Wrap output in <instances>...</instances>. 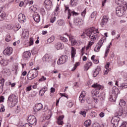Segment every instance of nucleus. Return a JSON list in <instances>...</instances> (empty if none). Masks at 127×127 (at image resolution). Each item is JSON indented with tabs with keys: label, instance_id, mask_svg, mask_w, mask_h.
<instances>
[{
	"label": "nucleus",
	"instance_id": "obj_1",
	"mask_svg": "<svg viewBox=\"0 0 127 127\" xmlns=\"http://www.w3.org/2000/svg\"><path fill=\"white\" fill-rule=\"evenodd\" d=\"M99 30L95 29L94 28H91L86 30L81 34V37L82 38H85L86 36L88 37L90 41L95 42L97 41L99 39Z\"/></svg>",
	"mask_w": 127,
	"mask_h": 127
},
{
	"label": "nucleus",
	"instance_id": "obj_2",
	"mask_svg": "<svg viewBox=\"0 0 127 127\" xmlns=\"http://www.w3.org/2000/svg\"><path fill=\"white\" fill-rule=\"evenodd\" d=\"M91 87L95 89V90L92 91L93 100H94L95 103H98V97H99V94H100V90H102L104 86L99 84V83H94L91 85Z\"/></svg>",
	"mask_w": 127,
	"mask_h": 127
},
{
	"label": "nucleus",
	"instance_id": "obj_3",
	"mask_svg": "<svg viewBox=\"0 0 127 127\" xmlns=\"http://www.w3.org/2000/svg\"><path fill=\"white\" fill-rule=\"evenodd\" d=\"M124 5H120L116 7V14L118 16H123L127 9V2L124 3Z\"/></svg>",
	"mask_w": 127,
	"mask_h": 127
},
{
	"label": "nucleus",
	"instance_id": "obj_4",
	"mask_svg": "<svg viewBox=\"0 0 127 127\" xmlns=\"http://www.w3.org/2000/svg\"><path fill=\"white\" fill-rule=\"evenodd\" d=\"M7 104L8 107L13 108L17 104V98L16 96L14 95H10L8 98Z\"/></svg>",
	"mask_w": 127,
	"mask_h": 127
},
{
	"label": "nucleus",
	"instance_id": "obj_5",
	"mask_svg": "<svg viewBox=\"0 0 127 127\" xmlns=\"http://www.w3.org/2000/svg\"><path fill=\"white\" fill-rule=\"evenodd\" d=\"M39 68L37 67L30 70L27 74L28 79L29 80H33L35 78H36L38 76V71Z\"/></svg>",
	"mask_w": 127,
	"mask_h": 127
},
{
	"label": "nucleus",
	"instance_id": "obj_6",
	"mask_svg": "<svg viewBox=\"0 0 127 127\" xmlns=\"http://www.w3.org/2000/svg\"><path fill=\"white\" fill-rule=\"evenodd\" d=\"M120 93V89H119L117 87L114 86L112 88V94L110 95V101H113V102H115L117 98H118V95H119Z\"/></svg>",
	"mask_w": 127,
	"mask_h": 127
},
{
	"label": "nucleus",
	"instance_id": "obj_7",
	"mask_svg": "<svg viewBox=\"0 0 127 127\" xmlns=\"http://www.w3.org/2000/svg\"><path fill=\"white\" fill-rule=\"evenodd\" d=\"M105 42H106V38H102L100 39L94 48L95 52H99V51H100V49H101V47L104 45V43H105Z\"/></svg>",
	"mask_w": 127,
	"mask_h": 127
},
{
	"label": "nucleus",
	"instance_id": "obj_8",
	"mask_svg": "<svg viewBox=\"0 0 127 127\" xmlns=\"http://www.w3.org/2000/svg\"><path fill=\"white\" fill-rule=\"evenodd\" d=\"M65 35L69 37V40L72 46L78 45V39H76L75 37L72 36V35H69L68 34H65Z\"/></svg>",
	"mask_w": 127,
	"mask_h": 127
},
{
	"label": "nucleus",
	"instance_id": "obj_9",
	"mask_svg": "<svg viewBox=\"0 0 127 127\" xmlns=\"http://www.w3.org/2000/svg\"><path fill=\"white\" fill-rule=\"evenodd\" d=\"M127 107L126 108V109L124 111V109H120L118 110H117L115 113V117H122L123 114L124 115H127Z\"/></svg>",
	"mask_w": 127,
	"mask_h": 127
},
{
	"label": "nucleus",
	"instance_id": "obj_10",
	"mask_svg": "<svg viewBox=\"0 0 127 127\" xmlns=\"http://www.w3.org/2000/svg\"><path fill=\"white\" fill-rule=\"evenodd\" d=\"M68 60V57L66 55L62 56L58 60L57 63L58 65H61L62 64H65Z\"/></svg>",
	"mask_w": 127,
	"mask_h": 127
},
{
	"label": "nucleus",
	"instance_id": "obj_11",
	"mask_svg": "<svg viewBox=\"0 0 127 127\" xmlns=\"http://www.w3.org/2000/svg\"><path fill=\"white\" fill-rule=\"evenodd\" d=\"M27 121L29 124L31 126H35V125H36V118H35V116L33 115L29 116L28 117Z\"/></svg>",
	"mask_w": 127,
	"mask_h": 127
},
{
	"label": "nucleus",
	"instance_id": "obj_12",
	"mask_svg": "<svg viewBox=\"0 0 127 127\" xmlns=\"http://www.w3.org/2000/svg\"><path fill=\"white\" fill-rule=\"evenodd\" d=\"M13 51V49L11 47H7L4 50L3 53L5 56H10L12 54Z\"/></svg>",
	"mask_w": 127,
	"mask_h": 127
},
{
	"label": "nucleus",
	"instance_id": "obj_13",
	"mask_svg": "<svg viewBox=\"0 0 127 127\" xmlns=\"http://www.w3.org/2000/svg\"><path fill=\"white\" fill-rule=\"evenodd\" d=\"M119 117L115 116L111 120V124H113V127H117L119 126V122L120 121Z\"/></svg>",
	"mask_w": 127,
	"mask_h": 127
},
{
	"label": "nucleus",
	"instance_id": "obj_14",
	"mask_svg": "<svg viewBox=\"0 0 127 127\" xmlns=\"http://www.w3.org/2000/svg\"><path fill=\"white\" fill-rule=\"evenodd\" d=\"M79 100L81 104H84V103H85V101H86V91H82L79 96Z\"/></svg>",
	"mask_w": 127,
	"mask_h": 127
},
{
	"label": "nucleus",
	"instance_id": "obj_15",
	"mask_svg": "<svg viewBox=\"0 0 127 127\" xmlns=\"http://www.w3.org/2000/svg\"><path fill=\"white\" fill-rule=\"evenodd\" d=\"M44 4H45V8L47 10H50V9H51V7L53 6L52 5V1L50 0H46L44 1Z\"/></svg>",
	"mask_w": 127,
	"mask_h": 127
},
{
	"label": "nucleus",
	"instance_id": "obj_16",
	"mask_svg": "<svg viewBox=\"0 0 127 127\" xmlns=\"http://www.w3.org/2000/svg\"><path fill=\"white\" fill-rule=\"evenodd\" d=\"M18 19L20 23H24L26 21V16L25 15L20 13L18 16Z\"/></svg>",
	"mask_w": 127,
	"mask_h": 127
},
{
	"label": "nucleus",
	"instance_id": "obj_17",
	"mask_svg": "<svg viewBox=\"0 0 127 127\" xmlns=\"http://www.w3.org/2000/svg\"><path fill=\"white\" fill-rule=\"evenodd\" d=\"M43 62L45 63H50L52 61V58L48 54H46L43 58Z\"/></svg>",
	"mask_w": 127,
	"mask_h": 127
},
{
	"label": "nucleus",
	"instance_id": "obj_18",
	"mask_svg": "<svg viewBox=\"0 0 127 127\" xmlns=\"http://www.w3.org/2000/svg\"><path fill=\"white\" fill-rule=\"evenodd\" d=\"M74 22L75 25H82L84 23V19H81L79 17L75 18Z\"/></svg>",
	"mask_w": 127,
	"mask_h": 127
},
{
	"label": "nucleus",
	"instance_id": "obj_19",
	"mask_svg": "<svg viewBox=\"0 0 127 127\" xmlns=\"http://www.w3.org/2000/svg\"><path fill=\"white\" fill-rule=\"evenodd\" d=\"M9 61L7 60H4V59L2 58V57L0 56V64L2 66H7L8 65V63Z\"/></svg>",
	"mask_w": 127,
	"mask_h": 127
},
{
	"label": "nucleus",
	"instance_id": "obj_20",
	"mask_svg": "<svg viewBox=\"0 0 127 127\" xmlns=\"http://www.w3.org/2000/svg\"><path fill=\"white\" fill-rule=\"evenodd\" d=\"M109 20V18L107 16H104L103 17V18L102 19L101 22V25L102 27H104L107 23H108V21Z\"/></svg>",
	"mask_w": 127,
	"mask_h": 127
},
{
	"label": "nucleus",
	"instance_id": "obj_21",
	"mask_svg": "<svg viewBox=\"0 0 127 127\" xmlns=\"http://www.w3.org/2000/svg\"><path fill=\"white\" fill-rule=\"evenodd\" d=\"M115 85H117L120 90H125V89H127V83H121L119 85V84H118V82H116Z\"/></svg>",
	"mask_w": 127,
	"mask_h": 127
},
{
	"label": "nucleus",
	"instance_id": "obj_22",
	"mask_svg": "<svg viewBox=\"0 0 127 127\" xmlns=\"http://www.w3.org/2000/svg\"><path fill=\"white\" fill-rule=\"evenodd\" d=\"M42 108H43V105L41 103H38L36 105L34 111L35 112H38L42 110Z\"/></svg>",
	"mask_w": 127,
	"mask_h": 127
},
{
	"label": "nucleus",
	"instance_id": "obj_23",
	"mask_svg": "<svg viewBox=\"0 0 127 127\" xmlns=\"http://www.w3.org/2000/svg\"><path fill=\"white\" fill-rule=\"evenodd\" d=\"M93 63L91 62H87L84 65L85 71H88L90 69V67H92Z\"/></svg>",
	"mask_w": 127,
	"mask_h": 127
},
{
	"label": "nucleus",
	"instance_id": "obj_24",
	"mask_svg": "<svg viewBox=\"0 0 127 127\" xmlns=\"http://www.w3.org/2000/svg\"><path fill=\"white\" fill-rule=\"evenodd\" d=\"M30 57V53L29 52H25L23 54V58L24 60H28Z\"/></svg>",
	"mask_w": 127,
	"mask_h": 127
},
{
	"label": "nucleus",
	"instance_id": "obj_25",
	"mask_svg": "<svg viewBox=\"0 0 127 127\" xmlns=\"http://www.w3.org/2000/svg\"><path fill=\"white\" fill-rule=\"evenodd\" d=\"M33 17L34 18V21L36 22H39L40 21V15H39L38 13H35L33 15Z\"/></svg>",
	"mask_w": 127,
	"mask_h": 127
},
{
	"label": "nucleus",
	"instance_id": "obj_26",
	"mask_svg": "<svg viewBox=\"0 0 127 127\" xmlns=\"http://www.w3.org/2000/svg\"><path fill=\"white\" fill-rule=\"evenodd\" d=\"M72 14L73 15H78V13L75 11H72L70 9L68 10V16L67 18L68 19H70V17L72 15Z\"/></svg>",
	"mask_w": 127,
	"mask_h": 127
},
{
	"label": "nucleus",
	"instance_id": "obj_27",
	"mask_svg": "<svg viewBox=\"0 0 127 127\" xmlns=\"http://www.w3.org/2000/svg\"><path fill=\"white\" fill-rule=\"evenodd\" d=\"M55 47L57 50H62L64 48V44L61 43H58L56 44Z\"/></svg>",
	"mask_w": 127,
	"mask_h": 127
},
{
	"label": "nucleus",
	"instance_id": "obj_28",
	"mask_svg": "<svg viewBox=\"0 0 127 127\" xmlns=\"http://www.w3.org/2000/svg\"><path fill=\"white\" fill-rule=\"evenodd\" d=\"M70 50L71 53V59L74 61V58H75V55H76V49L71 47Z\"/></svg>",
	"mask_w": 127,
	"mask_h": 127
},
{
	"label": "nucleus",
	"instance_id": "obj_29",
	"mask_svg": "<svg viewBox=\"0 0 127 127\" xmlns=\"http://www.w3.org/2000/svg\"><path fill=\"white\" fill-rule=\"evenodd\" d=\"M22 36L24 39H28L29 36V32L27 30H25L22 33Z\"/></svg>",
	"mask_w": 127,
	"mask_h": 127
},
{
	"label": "nucleus",
	"instance_id": "obj_30",
	"mask_svg": "<svg viewBox=\"0 0 127 127\" xmlns=\"http://www.w3.org/2000/svg\"><path fill=\"white\" fill-rule=\"evenodd\" d=\"M100 71H101V67L100 66H97V68L95 69V70L93 72V76L97 77V76L99 75V73H100Z\"/></svg>",
	"mask_w": 127,
	"mask_h": 127
},
{
	"label": "nucleus",
	"instance_id": "obj_31",
	"mask_svg": "<svg viewBox=\"0 0 127 127\" xmlns=\"http://www.w3.org/2000/svg\"><path fill=\"white\" fill-rule=\"evenodd\" d=\"M110 48H111V46L108 45L105 51L104 58H107V57H108V55H109V53L110 52Z\"/></svg>",
	"mask_w": 127,
	"mask_h": 127
},
{
	"label": "nucleus",
	"instance_id": "obj_32",
	"mask_svg": "<svg viewBox=\"0 0 127 127\" xmlns=\"http://www.w3.org/2000/svg\"><path fill=\"white\" fill-rule=\"evenodd\" d=\"M63 119H64V116H60L58 118V125H61V126H62V125H63Z\"/></svg>",
	"mask_w": 127,
	"mask_h": 127
},
{
	"label": "nucleus",
	"instance_id": "obj_33",
	"mask_svg": "<svg viewBox=\"0 0 127 127\" xmlns=\"http://www.w3.org/2000/svg\"><path fill=\"white\" fill-rule=\"evenodd\" d=\"M115 2L117 4L119 5V6H121V5H125L124 3L126 2H124V0H116Z\"/></svg>",
	"mask_w": 127,
	"mask_h": 127
},
{
	"label": "nucleus",
	"instance_id": "obj_34",
	"mask_svg": "<svg viewBox=\"0 0 127 127\" xmlns=\"http://www.w3.org/2000/svg\"><path fill=\"white\" fill-rule=\"evenodd\" d=\"M119 105L121 106V107H122V108H126V101H125L123 99L121 100L119 103Z\"/></svg>",
	"mask_w": 127,
	"mask_h": 127
},
{
	"label": "nucleus",
	"instance_id": "obj_35",
	"mask_svg": "<svg viewBox=\"0 0 127 127\" xmlns=\"http://www.w3.org/2000/svg\"><path fill=\"white\" fill-rule=\"evenodd\" d=\"M28 44L27 46H32L33 45V43H34V41L33 40V38H30L29 42H27Z\"/></svg>",
	"mask_w": 127,
	"mask_h": 127
},
{
	"label": "nucleus",
	"instance_id": "obj_36",
	"mask_svg": "<svg viewBox=\"0 0 127 127\" xmlns=\"http://www.w3.org/2000/svg\"><path fill=\"white\" fill-rule=\"evenodd\" d=\"M78 4V2L77 0H71L70 1V5L71 6H76Z\"/></svg>",
	"mask_w": 127,
	"mask_h": 127
},
{
	"label": "nucleus",
	"instance_id": "obj_37",
	"mask_svg": "<svg viewBox=\"0 0 127 127\" xmlns=\"http://www.w3.org/2000/svg\"><path fill=\"white\" fill-rule=\"evenodd\" d=\"M54 39H55V38L54 37V36H52L47 40V42L48 44L52 43V42L54 41Z\"/></svg>",
	"mask_w": 127,
	"mask_h": 127
},
{
	"label": "nucleus",
	"instance_id": "obj_38",
	"mask_svg": "<svg viewBox=\"0 0 127 127\" xmlns=\"http://www.w3.org/2000/svg\"><path fill=\"white\" fill-rule=\"evenodd\" d=\"M91 125V120H88L86 121L84 123V126H85L86 127H90Z\"/></svg>",
	"mask_w": 127,
	"mask_h": 127
},
{
	"label": "nucleus",
	"instance_id": "obj_39",
	"mask_svg": "<svg viewBox=\"0 0 127 127\" xmlns=\"http://www.w3.org/2000/svg\"><path fill=\"white\" fill-rule=\"evenodd\" d=\"M6 16V14L5 13H1V14L0 15V21L3 20Z\"/></svg>",
	"mask_w": 127,
	"mask_h": 127
},
{
	"label": "nucleus",
	"instance_id": "obj_40",
	"mask_svg": "<svg viewBox=\"0 0 127 127\" xmlns=\"http://www.w3.org/2000/svg\"><path fill=\"white\" fill-rule=\"evenodd\" d=\"M60 8H59V6L58 5H57L56 6V9L54 11V13L55 14V15H57V14H58V12H59V10H60Z\"/></svg>",
	"mask_w": 127,
	"mask_h": 127
},
{
	"label": "nucleus",
	"instance_id": "obj_41",
	"mask_svg": "<svg viewBox=\"0 0 127 127\" xmlns=\"http://www.w3.org/2000/svg\"><path fill=\"white\" fill-rule=\"evenodd\" d=\"M80 65V62H76L74 66V67L71 69V71H75L77 68V66Z\"/></svg>",
	"mask_w": 127,
	"mask_h": 127
},
{
	"label": "nucleus",
	"instance_id": "obj_42",
	"mask_svg": "<svg viewBox=\"0 0 127 127\" xmlns=\"http://www.w3.org/2000/svg\"><path fill=\"white\" fill-rule=\"evenodd\" d=\"M3 90V82H1V80H0V94L2 92Z\"/></svg>",
	"mask_w": 127,
	"mask_h": 127
},
{
	"label": "nucleus",
	"instance_id": "obj_43",
	"mask_svg": "<svg viewBox=\"0 0 127 127\" xmlns=\"http://www.w3.org/2000/svg\"><path fill=\"white\" fill-rule=\"evenodd\" d=\"M10 40H11V37H10V35H9V34H7L6 36L5 41H6L7 42H9Z\"/></svg>",
	"mask_w": 127,
	"mask_h": 127
},
{
	"label": "nucleus",
	"instance_id": "obj_44",
	"mask_svg": "<svg viewBox=\"0 0 127 127\" xmlns=\"http://www.w3.org/2000/svg\"><path fill=\"white\" fill-rule=\"evenodd\" d=\"M66 105L67 107H68V108H72V107H73V106L74 105V104L71 101H68L66 103Z\"/></svg>",
	"mask_w": 127,
	"mask_h": 127
},
{
	"label": "nucleus",
	"instance_id": "obj_45",
	"mask_svg": "<svg viewBox=\"0 0 127 127\" xmlns=\"http://www.w3.org/2000/svg\"><path fill=\"white\" fill-rule=\"evenodd\" d=\"M58 23L59 24V25H64V24H65V22H64V20H59L58 21Z\"/></svg>",
	"mask_w": 127,
	"mask_h": 127
},
{
	"label": "nucleus",
	"instance_id": "obj_46",
	"mask_svg": "<svg viewBox=\"0 0 127 127\" xmlns=\"http://www.w3.org/2000/svg\"><path fill=\"white\" fill-rule=\"evenodd\" d=\"M52 116V112H51L50 111H49L48 116H47L46 117V120H50Z\"/></svg>",
	"mask_w": 127,
	"mask_h": 127
},
{
	"label": "nucleus",
	"instance_id": "obj_47",
	"mask_svg": "<svg viewBox=\"0 0 127 127\" xmlns=\"http://www.w3.org/2000/svg\"><path fill=\"white\" fill-rule=\"evenodd\" d=\"M44 81H46V77L43 75L39 79V82H44Z\"/></svg>",
	"mask_w": 127,
	"mask_h": 127
},
{
	"label": "nucleus",
	"instance_id": "obj_48",
	"mask_svg": "<svg viewBox=\"0 0 127 127\" xmlns=\"http://www.w3.org/2000/svg\"><path fill=\"white\" fill-rule=\"evenodd\" d=\"M45 92H46V90L41 89L39 91V94L40 96H43Z\"/></svg>",
	"mask_w": 127,
	"mask_h": 127
},
{
	"label": "nucleus",
	"instance_id": "obj_49",
	"mask_svg": "<svg viewBox=\"0 0 127 127\" xmlns=\"http://www.w3.org/2000/svg\"><path fill=\"white\" fill-rule=\"evenodd\" d=\"M20 27H21L20 25H19V24H16L14 27V30H16V31L19 30Z\"/></svg>",
	"mask_w": 127,
	"mask_h": 127
},
{
	"label": "nucleus",
	"instance_id": "obj_50",
	"mask_svg": "<svg viewBox=\"0 0 127 127\" xmlns=\"http://www.w3.org/2000/svg\"><path fill=\"white\" fill-rule=\"evenodd\" d=\"M26 92H30V91H31L32 90V86L29 85L28 86L26 89H25Z\"/></svg>",
	"mask_w": 127,
	"mask_h": 127
},
{
	"label": "nucleus",
	"instance_id": "obj_51",
	"mask_svg": "<svg viewBox=\"0 0 127 127\" xmlns=\"http://www.w3.org/2000/svg\"><path fill=\"white\" fill-rule=\"evenodd\" d=\"M6 27L7 29L10 30V29H12L13 28V25H11L10 24H9L7 25V26Z\"/></svg>",
	"mask_w": 127,
	"mask_h": 127
},
{
	"label": "nucleus",
	"instance_id": "obj_52",
	"mask_svg": "<svg viewBox=\"0 0 127 127\" xmlns=\"http://www.w3.org/2000/svg\"><path fill=\"white\" fill-rule=\"evenodd\" d=\"M96 116L97 113L95 112H92L90 114V117H92V118H96Z\"/></svg>",
	"mask_w": 127,
	"mask_h": 127
},
{
	"label": "nucleus",
	"instance_id": "obj_53",
	"mask_svg": "<svg viewBox=\"0 0 127 127\" xmlns=\"http://www.w3.org/2000/svg\"><path fill=\"white\" fill-rule=\"evenodd\" d=\"M61 39L64 42H68V39L66 38H65L64 37H61Z\"/></svg>",
	"mask_w": 127,
	"mask_h": 127
},
{
	"label": "nucleus",
	"instance_id": "obj_54",
	"mask_svg": "<svg viewBox=\"0 0 127 127\" xmlns=\"http://www.w3.org/2000/svg\"><path fill=\"white\" fill-rule=\"evenodd\" d=\"M37 8L36 7H34V6H31L30 7V10H32L34 12H35V10H36Z\"/></svg>",
	"mask_w": 127,
	"mask_h": 127
},
{
	"label": "nucleus",
	"instance_id": "obj_55",
	"mask_svg": "<svg viewBox=\"0 0 127 127\" xmlns=\"http://www.w3.org/2000/svg\"><path fill=\"white\" fill-rule=\"evenodd\" d=\"M80 115H81L85 118L86 117V111H80L79 112Z\"/></svg>",
	"mask_w": 127,
	"mask_h": 127
},
{
	"label": "nucleus",
	"instance_id": "obj_56",
	"mask_svg": "<svg viewBox=\"0 0 127 127\" xmlns=\"http://www.w3.org/2000/svg\"><path fill=\"white\" fill-rule=\"evenodd\" d=\"M22 127H32V126H31V125H30V124H29L28 123H26V124H24V125H23L22 126Z\"/></svg>",
	"mask_w": 127,
	"mask_h": 127
},
{
	"label": "nucleus",
	"instance_id": "obj_57",
	"mask_svg": "<svg viewBox=\"0 0 127 127\" xmlns=\"http://www.w3.org/2000/svg\"><path fill=\"white\" fill-rule=\"evenodd\" d=\"M120 127H127V123L126 122H122Z\"/></svg>",
	"mask_w": 127,
	"mask_h": 127
},
{
	"label": "nucleus",
	"instance_id": "obj_58",
	"mask_svg": "<svg viewBox=\"0 0 127 127\" xmlns=\"http://www.w3.org/2000/svg\"><path fill=\"white\" fill-rule=\"evenodd\" d=\"M55 20H56V17H52L51 18L50 22L52 23H53V22H54L55 21Z\"/></svg>",
	"mask_w": 127,
	"mask_h": 127
},
{
	"label": "nucleus",
	"instance_id": "obj_59",
	"mask_svg": "<svg viewBox=\"0 0 127 127\" xmlns=\"http://www.w3.org/2000/svg\"><path fill=\"white\" fill-rule=\"evenodd\" d=\"M4 101V97L0 96V103H3Z\"/></svg>",
	"mask_w": 127,
	"mask_h": 127
},
{
	"label": "nucleus",
	"instance_id": "obj_60",
	"mask_svg": "<svg viewBox=\"0 0 127 127\" xmlns=\"http://www.w3.org/2000/svg\"><path fill=\"white\" fill-rule=\"evenodd\" d=\"M96 16V12H93L91 14V18H94Z\"/></svg>",
	"mask_w": 127,
	"mask_h": 127
},
{
	"label": "nucleus",
	"instance_id": "obj_61",
	"mask_svg": "<svg viewBox=\"0 0 127 127\" xmlns=\"http://www.w3.org/2000/svg\"><path fill=\"white\" fill-rule=\"evenodd\" d=\"M99 117H100V118H104V117H105V113L102 112L99 114Z\"/></svg>",
	"mask_w": 127,
	"mask_h": 127
},
{
	"label": "nucleus",
	"instance_id": "obj_62",
	"mask_svg": "<svg viewBox=\"0 0 127 127\" xmlns=\"http://www.w3.org/2000/svg\"><path fill=\"white\" fill-rule=\"evenodd\" d=\"M32 54L33 55H35V54H37V52L35 50H33L31 51Z\"/></svg>",
	"mask_w": 127,
	"mask_h": 127
},
{
	"label": "nucleus",
	"instance_id": "obj_63",
	"mask_svg": "<svg viewBox=\"0 0 127 127\" xmlns=\"http://www.w3.org/2000/svg\"><path fill=\"white\" fill-rule=\"evenodd\" d=\"M110 67V63H107V64L105 65V68L108 69Z\"/></svg>",
	"mask_w": 127,
	"mask_h": 127
},
{
	"label": "nucleus",
	"instance_id": "obj_64",
	"mask_svg": "<svg viewBox=\"0 0 127 127\" xmlns=\"http://www.w3.org/2000/svg\"><path fill=\"white\" fill-rule=\"evenodd\" d=\"M86 10H84V11H83V12L81 13L82 16L84 17V16L86 15Z\"/></svg>",
	"mask_w": 127,
	"mask_h": 127
}]
</instances>
